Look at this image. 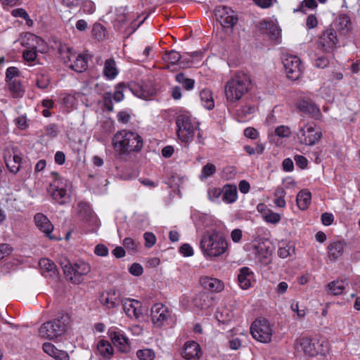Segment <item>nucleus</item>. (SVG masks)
<instances>
[{
  "mask_svg": "<svg viewBox=\"0 0 360 360\" xmlns=\"http://www.w3.org/2000/svg\"><path fill=\"white\" fill-rule=\"evenodd\" d=\"M252 89V81L249 75L236 72L226 82L224 94L227 105L235 107L238 102Z\"/></svg>",
  "mask_w": 360,
  "mask_h": 360,
  "instance_id": "nucleus-1",
  "label": "nucleus"
},
{
  "mask_svg": "<svg viewBox=\"0 0 360 360\" xmlns=\"http://www.w3.org/2000/svg\"><path fill=\"white\" fill-rule=\"evenodd\" d=\"M112 146L120 158L131 153L139 152L143 148V139L136 132L122 130L117 131L112 138Z\"/></svg>",
  "mask_w": 360,
  "mask_h": 360,
  "instance_id": "nucleus-2",
  "label": "nucleus"
},
{
  "mask_svg": "<svg viewBox=\"0 0 360 360\" xmlns=\"http://www.w3.org/2000/svg\"><path fill=\"white\" fill-rule=\"evenodd\" d=\"M200 248L205 257H218L228 250V242L222 233L217 230H210L202 234Z\"/></svg>",
  "mask_w": 360,
  "mask_h": 360,
  "instance_id": "nucleus-3",
  "label": "nucleus"
},
{
  "mask_svg": "<svg viewBox=\"0 0 360 360\" xmlns=\"http://www.w3.org/2000/svg\"><path fill=\"white\" fill-rule=\"evenodd\" d=\"M176 124L177 136L182 142H191L196 131H198V143L203 144V138L199 129V123L195 118L192 117L189 112L179 114L176 117Z\"/></svg>",
  "mask_w": 360,
  "mask_h": 360,
  "instance_id": "nucleus-4",
  "label": "nucleus"
},
{
  "mask_svg": "<svg viewBox=\"0 0 360 360\" xmlns=\"http://www.w3.org/2000/svg\"><path fill=\"white\" fill-rule=\"evenodd\" d=\"M70 323V315L67 313H60L56 318L43 323L39 328V333L45 338L55 339L68 330Z\"/></svg>",
  "mask_w": 360,
  "mask_h": 360,
  "instance_id": "nucleus-5",
  "label": "nucleus"
},
{
  "mask_svg": "<svg viewBox=\"0 0 360 360\" xmlns=\"http://www.w3.org/2000/svg\"><path fill=\"white\" fill-rule=\"evenodd\" d=\"M328 348V342L320 341L316 338L300 337L295 340V349L304 355L314 357L319 354H325Z\"/></svg>",
  "mask_w": 360,
  "mask_h": 360,
  "instance_id": "nucleus-6",
  "label": "nucleus"
},
{
  "mask_svg": "<svg viewBox=\"0 0 360 360\" xmlns=\"http://www.w3.org/2000/svg\"><path fill=\"white\" fill-rule=\"evenodd\" d=\"M63 273L67 280L74 284H79L84 281V276L88 274L91 271L90 265L84 262L78 261L73 264L65 259L60 263Z\"/></svg>",
  "mask_w": 360,
  "mask_h": 360,
  "instance_id": "nucleus-7",
  "label": "nucleus"
},
{
  "mask_svg": "<svg viewBox=\"0 0 360 360\" xmlns=\"http://www.w3.org/2000/svg\"><path fill=\"white\" fill-rule=\"evenodd\" d=\"M250 333L255 340L269 343L271 341L273 335L272 326L264 318L257 319L251 324Z\"/></svg>",
  "mask_w": 360,
  "mask_h": 360,
  "instance_id": "nucleus-8",
  "label": "nucleus"
},
{
  "mask_svg": "<svg viewBox=\"0 0 360 360\" xmlns=\"http://www.w3.org/2000/svg\"><path fill=\"white\" fill-rule=\"evenodd\" d=\"M297 136L301 144L313 146L321 139L322 134L315 126L305 124L300 127Z\"/></svg>",
  "mask_w": 360,
  "mask_h": 360,
  "instance_id": "nucleus-9",
  "label": "nucleus"
},
{
  "mask_svg": "<svg viewBox=\"0 0 360 360\" xmlns=\"http://www.w3.org/2000/svg\"><path fill=\"white\" fill-rule=\"evenodd\" d=\"M151 321L157 328H162L172 319V312L161 303L153 304L150 309Z\"/></svg>",
  "mask_w": 360,
  "mask_h": 360,
  "instance_id": "nucleus-10",
  "label": "nucleus"
},
{
  "mask_svg": "<svg viewBox=\"0 0 360 360\" xmlns=\"http://www.w3.org/2000/svg\"><path fill=\"white\" fill-rule=\"evenodd\" d=\"M42 40L39 37L33 34H27L25 38L22 40V46L26 49L22 52L23 58L28 61L32 62L37 58V48Z\"/></svg>",
  "mask_w": 360,
  "mask_h": 360,
  "instance_id": "nucleus-11",
  "label": "nucleus"
},
{
  "mask_svg": "<svg viewBox=\"0 0 360 360\" xmlns=\"http://www.w3.org/2000/svg\"><path fill=\"white\" fill-rule=\"evenodd\" d=\"M77 209L78 217L84 224L88 225L91 231L98 227V219L88 203L84 202H78Z\"/></svg>",
  "mask_w": 360,
  "mask_h": 360,
  "instance_id": "nucleus-12",
  "label": "nucleus"
},
{
  "mask_svg": "<svg viewBox=\"0 0 360 360\" xmlns=\"http://www.w3.org/2000/svg\"><path fill=\"white\" fill-rule=\"evenodd\" d=\"M56 175V179L51 182L48 188V193L60 205H63L69 200V195L67 193V190L63 188V183L58 178V174L53 173Z\"/></svg>",
  "mask_w": 360,
  "mask_h": 360,
  "instance_id": "nucleus-13",
  "label": "nucleus"
},
{
  "mask_svg": "<svg viewBox=\"0 0 360 360\" xmlns=\"http://www.w3.org/2000/svg\"><path fill=\"white\" fill-rule=\"evenodd\" d=\"M283 64L287 77L292 80L299 79L302 72L300 59L296 56H286L283 60Z\"/></svg>",
  "mask_w": 360,
  "mask_h": 360,
  "instance_id": "nucleus-14",
  "label": "nucleus"
},
{
  "mask_svg": "<svg viewBox=\"0 0 360 360\" xmlns=\"http://www.w3.org/2000/svg\"><path fill=\"white\" fill-rule=\"evenodd\" d=\"M108 334L113 345L121 352L127 353L129 351V340L122 330L112 327L108 330Z\"/></svg>",
  "mask_w": 360,
  "mask_h": 360,
  "instance_id": "nucleus-15",
  "label": "nucleus"
},
{
  "mask_svg": "<svg viewBox=\"0 0 360 360\" xmlns=\"http://www.w3.org/2000/svg\"><path fill=\"white\" fill-rule=\"evenodd\" d=\"M339 39L336 31L331 27L327 28L319 37V44L325 52H332L337 47Z\"/></svg>",
  "mask_w": 360,
  "mask_h": 360,
  "instance_id": "nucleus-16",
  "label": "nucleus"
},
{
  "mask_svg": "<svg viewBox=\"0 0 360 360\" xmlns=\"http://www.w3.org/2000/svg\"><path fill=\"white\" fill-rule=\"evenodd\" d=\"M215 16L217 20L224 27H232L238 21L234 11L229 7L219 6L214 10Z\"/></svg>",
  "mask_w": 360,
  "mask_h": 360,
  "instance_id": "nucleus-17",
  "label": "nucleus"
},
{
  "mask_svg": "<svg viewBox=\"0 0 360 360\" xmlns=\"http://www.w3.org/2000/svg\"><path fill=\"white\" fill-rule=\"evenodd\" d=\"M4 159L10 172L15 174L20 171L22 158L15 148L6 149Z\"/></svg>",
  "mask_w": 360,
  "mask_h": 360,
  "instance_id": "nucleus-18",
  "label": "nucleus"
},
{
  "mask_svg": "<svg viewBox=\"0 0 360 360\" xmlns=\"http://www.w3.org/2000/svg\"><path fill=\"white\" fill-rule=\"evenodd\" d=\"M122 303L124 311L130 319H139L143 316L142 303L140 301L125 298Z\"/></svg>",
  "mask_w": 360,
  "mask_h": 360,
  "instance_id": "nucleus-19",
  "label": "nucleus"
},
{
  "mask_svg": "<svg viewBox=\"0 0 360 360\" xmlns=\"http://www.w3.org/2000/svg\"><path fill=\"white\" fill-rule=\"evenodd\" d=\"M297 108L302 112L316 120L320 119L321 113L319 108L311 100L303 98L297 101Z\"/></svg>",
  "mask_w": 360,
  "mask_h": 360,
  "instance_id": "nucleus-20",
  "label": "nucleus"
},
{
  "mask_svg": "<svg viewBox=\"0 0 360 360\" xmlns=\"http://www.w3.org/2000/svg\"><path fill=\"white\" fill-rule=\"evenodd\" d=\"M202 356L201 348L193 340L186 341L183 347L181 356L186 360H198Z\"/></svg>",
  "mask_w": 360,
  "mask_h": 360,
  "instance_id": "nucleus-21",
  "label": "nucleus"
},
{
  "mask_svg": "<svg viewBox=\"0 0 360 360\" xmlns=\"http://www.w3.org/2000/svg\"><path fill=\"white\" fill-rule=\"evenodd\" d=\"M34 219L37 228L41 232L44 233L46 237L50 239L57 238L51 235L53 230V226L46 216L41 213H37L34 215Z\"/></svg>",
  "mask_w": 360,
  "mask_h": 360,
  "instance_id": "nucleus-22",
  "label": "nucleus"
},
{
  "mask_svg": "<svg viewBox=\"0 0 360 360\" xmlns=\"http://www.w3.org/2000/svg\"><path fill=\"white\" fill-rule=\"evenodd\" d=\"M131 90L136 96L144 100L150 99L155 94V89L150 84H134Z\"/></svg>",
  "mask_w": 360,
  "mask_h": 360,
  "instance_id": "nucleus-23",
  "label": "nucleus"
},
{
  "mask_svg": "<svg viewBox=\"0 0 360 360\" xmlns=\"http://www.w3.org/2000/svg\"><path fill=\"white\" fill-rule=\"evenodd\" d=\"M346 246L347 243L343 240L330 243L327 247L329 259L333 262L338 260L342 256Z\"/></svg>",
  "mask_w": 360,
  "mask_h": 360,
  "instance_id": "nucleus-24",
  "label": "nucleus"
},
{
  "mask_svg": "<svg viewBox=\"0 0 360 360\" xmlns=\"http://www.w3.org/2000/svg\"><path fill=\"white\" fill-rule=\"evenodd\" d=\"M259 29L267 34L272 41H278L281 37V29L273 21L260 22Z\"/></svg>",
  "mask_w": 360,
  "mask_h": 360,
  "instance_id": "nucleus-25",
  "label": "nucleus"
},
{
  "mask_svg": "<svg viewBox=\"0 0 360 360\" xmlns=\"http://www.w3.org/2000/svg\"><path fill=\"white\" fill-rule=\"evenodd\" d=\"M202 287L212 292H219L223 290L224 285L221 281L216 278L202 277L200 278Z\"/></svg>",
  "mask_w": 360,
  "mask_h": 360,
  "instance_id": "nucleus-26",
  "label": "nucleus"
},
{
  "mask_svg": "<svg viewBox=\"0 0 360 360\" xmlns=\"http://www.w3.org/2000/svg\"><path fill=\"white\" fill-rule=\"evenodd\" d=\"M237 277L239 286L243 290H247L251 286V281L254 277V274L249 267L244 266L240 269Z\"/></svg>",
  "mask_w": 360,
  "mask_h": 360,
  "instance_id": "nucleus-27",
  "label": "nucleus"
},
{
  "mask_svg": "<svg viewBox=\"0 0 360 360\" xmlns=\"http://www.w3.org/2000/svg\"><path fill=\"white\" fill-rule=\"evenodd\" d=\"M43 350L49 356L53 357L56 360H69L68 354L63 350L58 349L52 343L45 342L42 346Z\"/></svg>",
  "mask_w": 360,
  "mask_h": 360,
  "instance_id": "nucleus-28",
  "label": "nucleus"
},
{
  "mask_svg": "<svg viewBox=\"0 0 360 360\" xmlns=\"http://www.w3.org/2000/svg\"><path fill=\"white\" fill-rule=\"evenodd\" d=\"M42 274L45 276L56 277L58 275L57 266L53 262L42 258L39 262Z\"/></svg>",
  "mask_w": 360,
  "mask_h": 360,
  "instance_id": "nucleus-29",
  "label": "nucleus"
},
{
  "mask_svg": "<svg viewBox=\"0 0 360 360\" xmlns=\"http://www.w3.org/2000/svg\"><path fill=\"white\" fill-rule=\"evenodd\" d=\"M336 28L339 32L346 35L352 30V24L350 18L347 14H340L335 21Z\"/></svg>",
  "mask_w": 360,
  "mask_h": 360,
  "instance_id": "nucleus-30",
  "label": "nucleus"
},
{
  "mask_svg": "<svg viewBox=\"0 0 360 360\" xmlns=\"http://www.w3.org/2000/svg\"><path fill=\"white\" fill-rule=\"evenodd\" d=\"M101 302L108 309L115 308L119 304V295L115 290H110L103 293Z\"/></svg>",
  "mask_w": 360,
  "mask_h": 360,
  "instance_id": "nucleus-31",
  "label": "nucleus"
},
{
  "mask_svg": "<svg viewBox=\"0 0 360 360\" xmlns=\"http://www.w3.org/2000/svg\"><path fill=\"white\" fill-rule=\"evenodd\" d=\"M98 354L105 360L110 359L114 354V349L110 342L105 340H101L97 343Z\"/></svg>",
  "mask_w": 360,
  "mask_h": 360,
  "instance_id": "nucleus-32",
  "label": "nucleus"
},
{
  "mask_svg": "<svg viewBox=\"0 0 360 360\" xmlns=\"http://www.w3.org/2000/svg\"><path fill=\"white\" fill-rule=\"evenodd\" d=\"M193 302L197 308L207 309L212 304V298L208 293L202 291L195 295Z\"/></svg>",
  "mask_w": 360,
  "mask_h": 360,
  "instance_id": "nucleus-33",
  "label": "nucleus"
},
{
  "mask_svg": "<svg viewBox=\"0 0 360 360\" xmlns=\"http://www.w3.org/2000/svg\"><path fill=\"white\" fill-rule=\"evenodd\" d=\"M238 193L236 186L226 184L223 187L222 200L226 203H233L237 200Z\"/></svg>",
  "mask_w": 360,
  "mask_h": 360,
  "instance_id": "nucleus-34",
  "label": "nucleus"
},
{
  "mask_svg": "<svg viewBox=\"0 0 360 360\" xmlns=\"http://www.w3.org/2000/svg\"><path fill=\"white\" fill-rule=\"evenodd\" d=\"M189 57L191 58V60H184L181 61V65L184 68L200 66L203 58V53L201 51H195L191 53Z\"/></svg>",
  "mask_w": 360,
  "mask_h": 360,
  "instance_id": "nucleus-35",
  "label": "nucleus"
},
{
  "mask_svg": "<svg viewBox=\"0 0 360 360\" xmlns=\"http://www.w3.org/2000/svg\"><path fill=\"white\" fill-rule=\"evenodd\" d=\"M68 66L75 72H82L87 68V60L82 55L75 54V58Z\"/></svg>",
  "mask_w": 360,
  "mask_h": 360,
  "instance_id": "nucleus-36",
  "label": "nucleus"
},
{
  "mask_svg": "<svg viewBox=\"0 0 360 360\" xmlns=\"http://www.w3.org/2000/svg\"><path fill=\"white\" fill-rule=\"evenodd\" d=\"M326 288L329 295H340L345 290V282L343 280H335L329 283Z\"/></svg>",
  "mask_w": 360,
  "mask_h": 360,
  "instance_id": "nucleus-37",
  "label": "nucleus"
},
{
  "mask_svg": "<svg viewBox=\"0 0 360 360\" xmlns=\"http://www.w3.org/2000/svg\"><path fill=\"white\" fill-rule=\"evenodd\" d=\"M103 74L108 79H112L117 75L118 70L113 59L109 58L105 61Z\"/></svg>",
  "mask_w": 360,
  "mask_h": 360,
  "instance_id": "nucleus-38",
  "label": "nucleus"
},
{
  "mask_svg": "<svg viewBox=\"0 0 360 360\" xmlns=\"http://www.w3.org/2000/svg\"><path fill=\"white\" fill-rule=\"evenodd\" d=\"M311 193L306 191H301L297 195L296 202L300 210H304L308 208L311 202Z\"/></svg>",
  "mask_w": 360,
  "mask_h": 360,
  "instance_id": "nucleus-39",
  "label": "nucleus"
},
{
  "mask_svg": "<svg viewBox=\"0 0 360 360\" xmlns=\"http://www.w3.org/2000/svg\"><path fill=\"white\" fill-rule=\"evenodd\" d=\"M200 97L202 104L205 108L212 110L214 107L212 92L210 89H202L200 92Z\"/></svg>",
  "mask_w": 360,
  "mask_h": 360,
  "instance_id": "nucleus-40",
  "label": "nucleus"
},
{
  "mask_svg": "<svg viewBox=\"0 0 360 360\" xmlns=\"http://www.w3.org/2000/svg\"><path fill=\"white\" fill-rule=\"evenodd\" d=\"M58 53L61 59L66 63L68 65L69 63L72 61L74 58H75V53L73 52L72 48L68 46L65 44L60 45Z\"/></svg>",
  "mask_w": 360,
  "mask_h": 360,
  "instance_id": "nucleus-41",
  "label": "nucleus"
},
{
  "mask_svg": "<svg viewBox=\"0 0 360 360\" xmlns=\"http://www.w3.org/2000/svg\"><path fill=\"white\" fill-rule=\"evenodd\" d=\"M214 316L216 319L222 323L229 322L233 318L232 312L226 307L218 308Z\"/></svg>",
  "mask_w": 360,
  "mask_h": 360,
  "instance_id": "nucleus-42",
  "label": "nucleus"
},
{
  "mask_svg": "<svg viewBox=\"0 0 360 360\" xmlns=\"http://www.w3.org/2000/svg\"><path fill=\"white\" fill-rule=\"evenodd\" d=\"M176 81L181 84L184 89L187 91L192 90L194 87L195 80L193 79L186 77L185 75L182 72L176 75Z\"/></svg>",
  "mask_w": 360,
  "mask_h": 360,
  "instance_id": "nucleus-43",
  "label": "nucleus"
},
{
  "mask_svg": "<svg viewBox=\"0 0 360 360\" xmlns=\"http://www.w3.org/2000/svg\"><path fill=\"white\" fill-rule=\"evenodd\" d=\"M293 254H295V248L292 245L290 244H285L284 243L279 245V248L278 250V255L281 258L285 259L288 257L292 255Z\"/></svg>",
  "mask_w": 360,
  "mask_h": 360,
  "instance_id": "nucleus-44",
  "label": "nucleus"
},
{
  "mask_svg": "<svg viewBox=\"0 0 360 360\" xmlns=\"http://www.w3.org/2000/svg\"><path fill=\"white\" fill-rule=\"evenodd\" d=\"M182 56L177 51L174 50H172L169 52H166L163 56L162 59L170 64L174 65L178 62H181V59Z\"/></svg>",
  "mask_w": 360,
  "mask_h": 360,
  "instance_id": "nucleus-45",
  "label": "nucleus"
},
{
  "mask_svg": "<svg viewBox=\"0 0 360 360\" xmlns=\"http://www.w3.org/2000/svg\"><path fill=\"white\" fill-rule=\"evenodd\" d=\"M9 87L15 96L21 97L23 95V90L20 81L17 79L6 81Z\"/></svg>",
  "mask_w": 360,
  "mask_h": 360,
  "instance_id": "nucleus-46",
  "label": "nucleus"
},
{
  "mask_svg": "<svg viewBox=\"0 0 360 360\" xmlns=\"http://www.w3.org/2000/svg\"><path fill=\"white\" fill-rule=\"evenodd\" d=\"M136 354L139 360H154L155 357V352L148 348L137 350Z\"/></svg>",
  "mask_w": 360,
  "mask_h": 360,
  "instance_id": "nucleus-47",
  "label": "nucleus"
},
{
  "mask_svg": "<svg viewBox=\"0 0 360 360\" xmlns=\"http://www.w3.org/2000/svg\"><path fill=\"white\" fill-rule=\"evenodd\" d=\"M318 6L316 0H303L297 8L294 9V12H301L306 13V8L315 9Z\"/></svg>",
  "mask_w": 360,
  "mask_h": 360,
  "instance_id": "nucleus-48",
  "label": "nucleus"
},
{
  "mask_svg": "<svg viewBox=\"0 0 360 360\" xmlns=\"http://www.w3.org/2000/svg\"><path fill=\"white\" fill-rule=\"evenodd\" d=\"M263 218L267 223L276 224L281 221V217L279 214L269 210L264 212Z\"/></svg>",
  "mask_w": 360,
  "mask_h": 360,
  "instance_id": "nucleus-49",
  "label": "nucleus"
},
{
  "mask_svg": "<svg viewBox=\"0 0 360 360\" xmlns=\"http://www.w3.org/2000/svg\"><path fill=\"white\" fill-rule=\"evenodd\" d=\"M93 35L98 40H103L105 37V29L104 26L100 23H96L92 30Z\"/></svg>",
  "mask_w": 360,
  "mask_h": 360,
  "instance_id": "nucleus-50",
  "label": "nucleus"
},
{
  "mask_svg": "<svg viewBox=\"0 0 360 360\" xmlns=\"http://www.w3.org/2000/svg\"><path fill=\"white\" fill-rule=\"evenodd\" d=\"M223 188L211 187L208 190V198L210 200L216 202L222 197Z\"/></svg>",
  "mask_w": 360,
  "mask_h": 360,
  "instance_id": "nucleus-51",
  "label": "nucleus"
},
{
  "mask_svg": "<svg viewBox=\"0 0 360 360\" xmlns=\"http://www.w3.org/2000/svg\"><path fill=\"white\" fill-rule=\"evenodd\" d=\"M36 84L39 89H44L49 84V79L47 76H45L44 75H37L36 79Z\"/></svg>",
  "mask_w": 360,
  "mask_h": 360,
  "instance_id": "nucleus-52",
  "label": "nucleus"
},
{
  "mask_svg": "<svg viewBox=\"0 0 360 360\" xmlns=\"http://www.w3.org/2000/svg\"><path fill=\"white\" fill-rule=\"evenodd\" d=\"M13 250V248L10 246L8 244H0V261L2 260L4 258L9 256L12 253Z\"/></svg>",
  "mask_w": 360,
  "mask_h": 360,
  "instance_id": "nucleus-53",
  "label": "nucleus"
},
{
  "mask_svg": "<svg viewBox=\"0 0 360 360\" xmlns=\"http://www.w3.org/2000/svg\"><path fill=\"white\" fill-rule=\"evenodd\" d=\"M215 172L216 167L212 163H207L202 167V175L205 178H208L209 176L213 175Z\"/></svg>",
  "mask_w": 360,
  "mask_h": 360,
  "instance_id": "nucleus-54",
  "label": "nucleus"
},
{
  "mask_svg": "<svg viewBox=\"0 0 360 360\" xmlns=\"http://www.w3.org/2000/svg\"><path fill=\"white\" fill-rule=\"evenodd\" d=\"M127 17L124 13H120L117 14V17L115 19L114 27L117 30H120L122 28L123 25L126 23Z\"/></svg>",
  "mask_w": 360,
  "mask_h": 360,
  "instance_id": "nucleus-55",
  "label": "nucleus"
},
{
  "mask_svg": "<svg viewBox=\"0 0 360 360\" xmlns=\"http://www.w3.org/2000/svg\"><path fill=\"white\" fill-rule=\"evenodd\" d=\"M143 238L145 240V246L147 248L153 247L156 243V237L151 232H146L143 234Z\"/></svg>",
  "mask_w": 360,
  "mask_h": 360,
  "instance_id": "nucleus-56",
  "label": "nucleus"
},
{
  "mask_svg": "<svg viewBox=\"0 0 360 360\" xmlns=\"http://www.w3.org/2000/svg\"><path fill=\"white\" fill-rule=\"evenodd\" d=\"M275 134L279 137H288L290 136V129L289 127L281 125L276 128Z\"/></svg>",
  "mask_w": 360,
  "mask_h": 360,
  "instance_id": "nucleus-57",
  "label": "nucleus"
},
{
  "mask_svg": "<svg viewBox=\"0 0 360 360\" xmlns=\"http://www.w3.org/2000/svg\"><path fill=\"white\" fill-rule=\"evenodd\" d=\"M123 245L124 247L128 250L131 251H135L137 249V243L135 242L134 239L131 238H125L123 240Z\"/></svg>",
  "mask_w": 360,
  "mask_h": 360,
  "instance_id": "nucleus-58",
  "label": "nucleus"
},
{
  "mask_svg": "<svg viewBox=\"0 0 360 360\" xmlns=\"http://www.w3.org/2000/svg\"><path fill=\"white\" fill-rule=\"evenodd\" d=\"M19 75V70L15 67H9L6 72V80L15 79Z\"/></svg>",
  "mask_w": 360,
  "mask_h": 360,
  "instance_id": "nucleus-59",
  "label": "nucleus"
},
{
  "mask_svg": "<svg viewBox=\"0 0 360 360\" xmlns=\"http://www.w3.org/2000/svg\"><path fill=\"white\" fill-rule=\"evenodd\" d=\"M112 98V94L109 92L105 93L103 95V105L108 111H112L113 110Z\"/></svg>",
  "mask_w": 360,
  "mask_h": 360,
  "instance_id": "nucleus-60",
  "label": "nucleus"
},
{
  "mask_svg": "<svg viewBox=\"0 0 360 360\" xmlns=\"http://www.w3.org/2000/svg\"><path fill=\"white\" fill-rule=\"evenodd\" d=\"M129 273L134 276H139L143 274V267L138 263H134L129 269Z\"/></svg>",
  "mask_w": 360,
  "mask_h": 360,
  "instance_id": "nucleus-61",
  "label": "nucleus"
},
{
  "mask_svg": "<svg viewBox=\"0 0 360 360\" xmlns=\"http://www.w3.org/2000/svg\"><path fill=\"white\" fill-rule=\"evenodd\" d=\"M294 160L295 161L296 165L301 169L306 168L308 165L307 159L303 155H296L294 157Z\"/></svg>",
  "mask_w": 360,
  "mask_h": 360,
  "instance_id": "nucleus-62",
  "label": "nucleus"
},
{
  "mask_svg": "<svg viewBox=\"0 0 360 360\" xmlns=\"http://www.w3.org/2000/svg\"><path fill=\"white\" fill-rule=\"evenodd\" d=\"M94 253L101 257H105L108 255V248L103 244H98L95 247Z\"/></svg>",
  "mask_w": 360,
  "mask_h": 360,
  "instance_id": "nucleus-63",
  "label": "nucleus"
},
{
  "mask_svg": "<svg viewBox=\"0 0 360 360\" xmlns=\"http://www.w3.org/2000/svg\"><path fill=\"white\" fill-rule=\"evenodd\" d=\"M179 252L186 257H190L193 255V250L188 243L183 244L179 248Z\"/></svg>",
  "mask_w": 360,
  "mask_h": 360,
  "instance_id": "nucleus-64",
  "label": "nucleus"
}]
</instances>
